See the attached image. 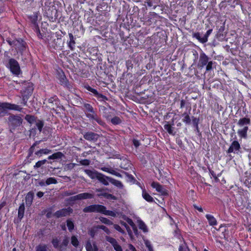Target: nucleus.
I'll return each mask as SVG.
<instances>
[{"instance_id":"f257e3e1","label":"nucleus","mask_w":251,"mask_h":251,"mask_svg":"<svg viewBox=\"0 0 251 251\" xmlns=\"http://www.w3.org/2000/svg\"><path fill=\"white\" fill-rule=\"evenodd\" d=\"M83 212L84 213H99L113 217H116L118 215L117 212L108 210L105 206L99 204H92L86 206L83 209Z\"/></svg>"},{"instance_id":"f03ea898","label":"nucleus","mask_w":251,"mask_h":251,"mask_svg":"<svg viewBox=\"0 0 251 251\" xmlns=\"http://www.w3.org/2000/svg\"><path fill=\"white\" fill-rule=\"evenodd\" d=\"M23 115L13 114H9L6 120V124L10 132L13 133L16 130L21 129L23 127Z\"/></svg>"},{"instance_id":"7ed1b4c3","label":"nucleus","mask_w":251,"mask_h":251,"mask_svg":"<svg viewBox=\"0 0 251 251\" xmlns=\"http://www.w3.org/2000/svg\"><path fill=\"white\" fill-rule=\"evenodd\" d=\"M81 108L83 110L86 117L93 124H94V121L100 126H104L105 125V123L98 116L94 108L90 104L84 102Z\"/></svg>"},{"instance_id":"20e7f679","label":"nucleus","mask_w":251,"mask_h":251,"mask_svg":"<svg viewBox=\"0 0 251 251\" xmlns=\"http://www.w3.org/2000/svg\"><path fill=\"white\" fill-rule=\"evenodd\" d=\"M250 119L246 117L241 118L238 121L237 125L240 127H243V128L239 129L237 131L239 136L241 138H247V131L249 129L248 126L250 125Z\"/></svg>"},{"instance_id":"39448f33","label":"nucleus","mask_w":251,"mask_h":251,"mask_svg":"<svg viewBox=\"0 0 251 251\" xmlns=\"http://www.w3.org/2000/svg\"><path fill=\"white\" fill-rule=\"evenodd\" d=\"M7 110H14L21 111L22 108L19 105L8 102H0V117L4 116L7 113Z\"/></svg>"},{"instance_id":"423d86ee","label":"nucleus","mask_w":251,"mask_h":251,"mask_svg":"<svg viewBox=\"0 0 251 251\" xmlns=\"http://www.w3.org/2000/svg\"><path fill=\"white\" fill-rule=\"evenodd\" d=\"M6 67L8 68L11 72L14 75H18L22 73L18 62L14 58L8 59L6 64Z\"/></svg>"},{"instance_id":"0eeeda50","label":"nucleus","mask_w":251,"mask_h":251,"mask_svg":"<svg viewBox=\"0 0 251 251\" xmlns=\"http://www.w3.org/2000/svg\"><path fill=\"white\" fill-rule=\"evenodd\" d=\"M212 29H209L203 37L201 36L200 32H193L192 37L197 39L201 43L205 44L208 41V38L212 32Z\"/></svg>"},{"instance_id":"6e6552de","label":"nucleus","mask_w":251,"mask_h":251,"mask_svg":"<svg viewBox=\"0 0 251 251\" xmlns=\"http://www.w3.org/2000/svg\"><path fill=\"white\" fill-rule=\"evenodd\" d=\"M94 198V194L90 193H82L70 198L71 201L83 200L87 199H92Z\"/></svg>"},{"instance_id":"1a4fd4ad","label":"nucleus","mask_w":251,"mask_h":251,"mask_svg":"<svg viewBox=\"0 0 251 251\" xmlns=\"http://www.w3.org/2000/svg\"><path fill=\"white\" fill-rule=\"evenodd\" d=\"M33 91V84L31 82H24V88L21 91L22 96H25L29 98Z\"/></svg>"},{"instance_id":"9d476101","label":"nucleus","mask_w":251,"mask_h":251,"mask_svg":"<svg viewBox=\"0 0 251 251\" xmlns=\"http://www.w3.org/2000/svg\"><path fill=\"white\" fill-rule=\"evenodd\" d=\"M81 133L83 135V138L90 142H96L100 137L99 134L92 131L83 132Z\"/></svg>"},{"instance_id":"9b49d317","label":"nucleus","mask_w":251,"mask_h":251,"mask_svg":"<svg viewBox=\"0 0 251 251\" xmlns=\"http://www.w3.org/2000/svg\"><path fill=\"white\" fill-rule=\"evenodd\" d=\"M27 45L26 42L21 38L15 39L14 46L15 49L18 50L21 54L25 50Z\"/></svg>"},{"instance_id":"f8f14e48","label":"nucleus","mask_w":251,"mask_h":251,"mask_svg":"<svg viewBox=\"0 0 251 251\" xmlns=\"http://www.w3.org/2000/svg\"><path fill=\"white\" fill-rule=\"evenodd\" d=\"M73 211L74 210L73 208H72L71 207H68L67 208H62L56 211L53 214V216L57 218L62 217H66L73 213Z\"/></svg>"},{"instance_id":"ddd939ff","label":"nucleus","mask_w":251,"mask_h":251,"mask_svg":"<svg viewBox=\"0 0 251 251\" xmlns=\"http://www.w3.org/2000/svg\"><path fill=\"white\" fill-rule=\"evenodd\" d=\"M45 15L50 21L54 22L57 17V10L54 6L50 7L45 10Z\"/></svg>"},{"instance_id":"4468645a","label":"nucleus","mask_w":251,"mask_h":251,"mask_svg":"<svg viewBox=\"0 0 251 251\" xmlns=\"http://www.w3.org/2000/svg\"><path fill=\"white\" fill-rule=\"evenodd\" d=\"M227 152L228 153L234 152V153H236L237 154H240L241 153V148L239 142L237 141H234L231 143Z\"/></svg>"},{"instance_id":"2eb2a0df","label":"nucleus","mask_w":251,"mask_h":251,"mask_svg":"<svg viewBox=\"0 0 251 251\" xmlns=\"http://www.w3.org/2000/svg\"><path fill=\"white\" fill-rule=\"evenodd\" d=\"M57 75V77L59 80L60 83L62 85H63L69 89H70L72 87L68 79H67L64 73L62 70L60 72H58Z\"/></svg>"},{"instance_id":"dca6fc26","label":"nucleus","mask_w":251,"mask_h":251,"mask_svg":"<svg viewBox=\"0 0 251 251\" xmlns=\"http://www.w3.org/2000/svg\"><path fill=\"white\" fill-rule=\"evenodd\" d=\"M151 186L155 188L156 190L161 193L162 195L167 196L168 195V191L164 188V187L160 185L158 182L153 181L151 184Z\"/></svg>"},{"instance_id":"f3484780","label":"nucleus","mask_w":251,"mask_h":251,"mask_svg":"<svg viewBox=\"0 0 251 251\" xmlns=\"http://www.w3.org/2000/svg\"><path fill=\"white\" fill-rule=\"evenodd\" d=\"M210 60L209 57L204 52L200 53L199 63L198 66L199 68H203L206 66L208 62Z\"/></svg>"},{"instance_id":"a211bd4d","label":"nucleus","mask_w":251,"mask_h":251,"mask_svg":"<svg viewBox=\"0 0 251 251\" xmlns=\"http://www.w3.org/2000/svg\"><path fill=\"white\" fill-rule=\"evenodd\" d=\"M105 239L112 245L116 251H123L122 247L118 244V242L115 238L110 236H106L105 237Z\"/></svg>"},{"instance_id":"6ab92c4d","label":"nucleus","mask_w":251,"mask_h":251,"mask_svg":"<svg viewBox=\"0 0 251 251\" xmlns=\"http://www.w3.org/2000/svg\"><path fill=\"white\" fill-rule=\"evenodd\" d=\"M111 177L105 176L102 173H99L96 179L102 184L107 186L109 185V182H110V179Z\"/></svg>"},{"instance_id":"aec40b11","label":"nucleus","mask_w":251,"mask_h":251,"mask_svg":"<svg viewBox=\"0 0 251 251\" xmlns=\"http://www.w3.org/2000/svg\"><path fill=\"white\" fill-rule=\"evenodd\" d=\"M222 25L218 28V32L216 35V37L219 40H223L225 38L226 33L225 32V23H221Z\"/></svg>"},{"instance_id":"412c9836","label":"nucleus","mask_w":251,"mask_h":251,"mask_svg":"<svg viewBox=\"0 0 251 251\" xmlns=\"http://www.w3.org/2000/svg\"><path fill=\"white\" fill-rule=\"evenodd\" d=\"M165 123V124L164 125V129L169 134L175 136L176 133V131H175V127L170 125L169 122L166 121Z\"/></svg>"},{"instance_id":"4be33fe9","label":"nucleus","mask_w":251,"mask_h":251,"mask_svg":"<svg viewBox=\"0 0 251 251\" xmlns=\"http://www.w3.org/2000/svg\"><path fill=\"white\" fill-rule=\"evenodd\" d=\"M69 36L70 38V41L68 42V45L69 48L71 50H73L75 49V38L72 33H69Z\"/></svg>"},{"instance_id":"5701e85b","label":"nucleus","mask_w":251,"mask_h":251,"mask_svg":"<svg viewBox=\"0 0 251 251\" xmlns=\"http://www.w3.org/2000/svg\"><path fill=\"white\" fill-rule=\"evenodd\" d=\"M34 198V193L32 191L29 192L25 197V202L27 206H30L32 203Z\"/></svg>"},{"instance_id":"b1692460","label":"nucleus","mask_w":251,"mask_h":251,"mask_svg":"<svg viewBox=\"0 0 251 251\" xmlns=\"http://www.w3.org/2000/svg\"><path fill=\"white\" fill-rule=\"evenodd\" d=\"M84 172L91 179H96L99 173L97 171H92L88 169L84 170Z\"/></svg>"},{"instance_id":"393cba45","label":"nucleus","mask_w":251,"mask_h":251,"mask_svg":"<svg viewBox=\"0 0 251 251\" xmlns=\"http://www.w3.org/2000/svg\"><path fill=\"white\" fill-rule=\"evenodd\" d=\"M64 156V154L62 152L58 151V152L54 153L52 155L48 156V159L49 160L59 159H61Z\"/></svg>"},{"instance_id":"a878e982","label":"nucleus","mask_w":251,"mask_h":251,"mask_svg":"<svg viewBox=\"0 0 251 251\" xmlns=\"http://www.w3.org/2000/svg\"><path fill=\"white\" fill-rule=\"evenodd\" d=\"M51 152V151L48 149H42L37 151L35 154L38 157H40L43 154H48Z\"/></svg>"},{"instance_id":"bb28decb","label":"nucleus","mask_w":251,"mask_h":251,"mask_svg":"<svg viewBox=\"0 0 251 251\" xmlns=\"http://www.w3.org/2000/svg\"><path fill=\"white\" fill-rule=\"evenodd\" d=\"M142 197L148 202H152L154 201L153 198L146 192L145 189H144L142 191Z\"/></svg>"},{"instance_id":"cd10ccee","label":"nucleus","mask_w":251,"mask_h":251,"mask_svg":"<svg viewBox=\"0 0 251 251\" xmlns=\"http://www.w3.org/2000/svg\"><path fill=\"white\" fill-rule=\"evenodd\" d=\"M181 116L183 117L182 120V122L186 125H190L191 124V119L188 113L184 112L181 115Z\"/></svg>"},{"instance_id":"c85d7f7f","label":"nucleus","mask_w":251,"mask_h":251,"mask_svg":"<svg viewBox=\"0 0 251 251\" xmlns=\"http://www.w3.org/2000/svg\"><path fill=\"white\" fill-rule=\"evenodd\" d=\"M97 196L98 197H103L106 198L107 199H110V200H117V198L115 196H114L111 194H109V193H105V192H104L102 194H97Z\"/></svg>"},{"instance_id":"c756f323","label":"nucleus","mask_w":251,"mask_h":251,"mask_svg":"<svg viewBox=\"0 0 251 251\" xmlns=\"http://www.w3.org/2000/svg\"><path fill=\"white\" fill-rule=\"evenodd\" d=\"M74 102L75 103V104H74L75 105L80 107H82V105L84 102L82 99L78 96H76L75 98H74Z\"/></svg>"},{"instance_id":"7c9ffc66","label":"nucleus","mask_w":251,"mask_h":251,"mask_svg":"<svg viewBox=\"0 0 251 251\" xmlns=\"http://www.w3.org/2000/svg\"><path fill=\"white\" fill-rule=\"evenodd\" d=\"M24 212H25V204H24V202H23L22 204H20V205L19 207V209H18V218L20 220H21L23 218L24 215Z\"/></svg>"},{"instance_id":"2f4dec72","label":"nucleus","mask_w":251,"mask_h":251,"mask_svg":"<svg viewBox=\"0 0 251 251\" xmlns=\"http://www.w3.org/2000/svg\"><path fill=\"white\" fill-rule=\"evenodd\" d=\"M59 241L57 238H53L51 241V243L53 245V247L55 249H58L59 251H63V249H62V246L59 245Z\"/></svg>"},{"instance_id":"473e14b6","label":"nucleus","mask_w":251,"mask_h":251,"mask_svg":"<svg viewBox=\"0 0 251 251\" xmlns=\"http://www.w3.org/2000/svg\"><path fill=\"white\" fill-rule=\"evenodd\" d=\"M205 216L210 226H215L217 225V221L212 215L207 214Z\"/></svg>"},{"instance_id":"72a5a7b5","label":"nucleus","mask_w":251,"mask_h":251,"mask_svg":"<svg viewBox=\"0 0 251 251\" xmlns=\"http://www.w3.org/2000/svg\"><path fill=\"white\" fill-rule=\"evenodd\" d=\"M110 179V182L111 183L114 185L116 186L119 188L122 189L124 187V185H123L122 183L119 180H116L112 177H111Z\"/></svg>"},{"instance_id":"f704fd0d","label":"nucleus","mask_w":251,"mask_h":251,"mask_svg":"<svg viewBox=\"0 0 251 251\" xmlns=\"http://www.w3.org/2000/svg\"><path fill=\"white\" fill-rule=\"evenodd\" d=\"M36 118L32 115H26L25 117V119L29 124H33L36 121Z\"/></svg>"},{"instance_id":"c9c22d12","label":"nucleus","mask_w":251,"mask_h":251,"mask_svg":"<svg viewBox=\"0 0 251 251\" xmlns=\"http://www.w3.org/2000/svg\"><path fill=\"white\" fill-rule=\"evenodd\" d=\"M62 35H60V37H57L56 39L54 40V48L55 50H61L62 49V46H61L59 43L61 40Z\"/></svg>"},{"instance_id":"e433bc0d","label":"nucleus","mask_w":251,"mask_h":251,"mask_svg":"<svg viewBox=\"0 0 251 251\" xmlns=\"http://www.w3.org/2000/svg\"><path fill=\"white\" fill-rule=\"evenodd\" d=\"M41 141H36L29 149L28 150V156H30L34 151V149L36 146L39 145L41 143Z\"/></svg>"},{"instance_id":"4c0bfd02","label":"nucleus","mask_w":251,"mask_h":251,"mask_svg":"<svg viewBox=\"0 0 251 251\" xmlns=\"http://www.w3.org/2000/svg\"><path fill=\"white\" fill-rule=\"evenodd\" d=\"M35 251H48V246L46 244H39L35 247Z\"/></svg>"},{"instance_id":"58836bf2","label":"nucleus","mask_w":251,"mask_h":251,"mask_svg":"<svg viewBox=\"0 0 251 251\" xmlns=\"http://www.w3.org/2000/svg\"><path fill=\"white\" fill-rule=\"evenodd\" d=\"M138 226L140 229H142L144 232H147L148 229L146 224L142 221H138Z\"/></svg>"},{"instance_id":"ea45409f","label":"nucleus","mask_w":251,"mask_h":251,"mask_svg":"<svg viewBox=\"0 0 251 251\" xmlns=\"http://www.w3.org/2000/svg\"><path fill=\"white\" fill-rule=\"evenodd\" d=\"M36 126L38 128V129L39 130L40 132H41V131L43 129V127L44 126V122L42 120H38L37 121H36Z\"/></svg>"},{"instance_id":"a19ab883","label":"nucleus","mask_w":251,"mask_h":251,"mask_svg":"<svg viewBox=\"0 0 251 251\" xmlns=\"http://www.w3.org/2000/svg\"><path fill=\"white\" fill-rule=\"evenodd\" d=\"M100 220L103 224L107 225H113V222L110 220L106 218L100 217L99 218Z\"/></svg>"},{"instance_id":"79ce46f5","label":"nucleus","mask_w":251,"mask_h":251,"mask_svg":"<svg viewBox=\"0 0 251 251\" xmlns=\"http://www.w3.org/2000/svg\"><path fill=\"white\" fill-rule=\"evenodd\" d=\"M47 160L44 159L42 160L38 161L35 164V165L33 166L34 169H37L40 167H41L42 166L44 165L46 163H47Z\"/></svg>"},{"instance_id":"37998d69","label":"nucleus","mask_w":251,"mask_h":251,"mask_svg":"<svg viewBox=\"0 0 251 251\" xmlns=\"http://www.w3.org/2000/svg\"><path fill=\"white\" fill-rule=\"evenodd\" d=\"M111 122L113 125H117L121 124L122 123V120L119 117L115 116L111 119Z\"/></svg>"},{"instance_id":"c03bdc74","label":"nucleus","mask_w":251,"mask_h":251,"mask_svg":"<svg viewBox=\"0 0 251 251\" xmlns=\"http://www.w3.org/2000/svg\"><path fill=\"white\" fill-rule=\"evenodd\" d=\"M96 98L97 99V100H98L100 101H103L105 102L106 100H108V98L105 96H104L100 93L97 95V96L96 97Z\"/></svg>"},{"instance_id":"a18cd8bd","label":"nucleus","mask_w":251,"mask_h":251,"mask_svg":"<svg viewBox=\"0 0 251 251\" xmlns=\"http://www.w3.org/2000/svg\"><path fill=\"white\" fill-rule=\"evenodd\" d=\"M57 183V180L54 177H49L47 179L46 181V184L49 185L51 184H56Z\"/></svg>"},{"instance_id":"49530a36","label":"nucleus","mask_w":251,"mask_h":251,"mask_svg":"<svg viewBox=\"0 0 251 251\" xmlns=\"http://www.w3.org/2000/svg\"><path fill=\"white\" fill-rule=\"evenodd\" d=\"M93 244H92L91 241L88 240L86 243V249L87 251H93Z\"/></svg>"},{"instance_id":"de8ad7c7","label":"nucleus","mask_w":251,"mask_h":251,"mask_svg":"<svg viewBox=\"0 0 251 251\" xmlns=\"http://www.w3.org/2000/svg\"><path fill=\"white\" fill-rule=\"evenodd\" d=\"M66 222L69 230L72 231L74 229V223L70 219H68Z\"/></svg>"},{"instance_id":"09e8293b","label":"nucleus","mask_w":251,"mask_h":251,"mask_svg":"<svg viewBox=\"0 0 251 251\" xmlns=\"http://www.w3.org/2000/svg\"><path fill=\"white\" fill-rule=\"evenodd\" d=\"M71 243L75 247H77L78 245L79 242L77 238L75 236H72L71 237Z\"/></svg>"},{"instance_id":"8fccbe9b","label":"nucleus","mask_w":251,"mask_h":251,"mask_svg":"<svg viewBox=\"0 0 251 251\" xmlns=\"http://www.w3.org/2000/svg\"><path fill=\"white\" fill-rule=\"evenodd\" d=\"M214 63H215V62H213L212 61L209 60L206 65V71L207 72L211 71L213 69L212 66Z\"/></svg>"},{"instance_id":"3c124183","label":"nucleus","mask_w":251,"mask_h":251,"mask_svg":"<svg viewBox=\"0 0 251 251\" xmlns=\"http://www.w3.org/2000/svg\"><path fill=\"white\" fill-rule=\"evenodd\" d=\"M76 164L75 163H69L67 164L65 166V170H72L76 165Z\"/></svg>"},{"instance_id":"603ef678","label":"nucleus","mask_w":251,"mask_h":251,"mask_svg":"<svg viewBox=\"0 0 251 251\" xmlns=\"http://www.w3.org/2000/svg\"><path fill=\"white\" fill-rule=\"evenodd\" d=\"M192 124H193V126L199 125V123H200V118L192 116Z\"/></svg>"},{"instance_id":"864d4df0","label":"nucleus","mask_w":251,"mask_h":251,"mask_svg":"<svg viewBox=\"0 0 251 251\" xmlns=\"http://www.w3.org/2000/svg\"><path fill=\"white\" fill-rule=\"evenodd\" d=\"M87 90L91 92V93H92L93 94H94V96L96 97V96H97V95L99 94V92L98 91L95 89H94L92 87H91L90 86H88V88H87Z\"/></svg>"},{"instance_id":"5fc2aeb1","label":"nucleus","mask_w":251,"mask_h":251,"mask_svg":"<svg viewBox=\"0 0 251 251\" xmlns=\"http://www.w3.org/2000/svg\"><path fill=\"white\" fill-rule=\"evenodd\" d=\"M179 251H189V249L185 244H182L179 247Z\"/></svg>"},{"instance_id":"6e6d98bb","label":"nucleus","mask_w":251,"mask_h":251,"mask_svg":"<svg viewBox=\"0 0 251 251\" xmlns=\"http://www.w3.org/2000/svg\"><path fill=\"white\" fill-rule=\"evenodd\" d=\"M81 165L84 166H88L90 163V161L88 159H83L79 161Z\"/></svg>"},{"instance_id":"4d7b16f0","label":"nucleus","mask_w":251,"mask_h":251,"mask_svg":"<svg viewBox=\"0 0 251 251\" xmlns=\"http://www.w3.org/2000/svg\"><path fill=\"white\" fill-rule=\"evenodd\" d=\"M69 242V239L67 237L65 238L63 240L61 244L60 245V246H62V249L63 250V246H64L65 247H66L68 246Z\"/></svg>"},{"instance_id":"13d9d810","label":"nucleus","mask_w":251,"mask_h":251,"mask_svg":"<svg viewBox=\"0 0 251 251\" xmlns=\"http://www.w3.org/2000/svg\"><path fill=\"white\" fill-rule=\"evenodd\" d=\"M124 174L126 175V177L128 178L129 181H132L133 180H134V177L132 175L129 174L128 173L123 171L122 172Z\"/></svg>"},{"instance_id":"bf43d9fd","label":"nucleus","mask_w":251,"mask_h":251,"mask_svg":"<svg viewBox=\"0 0 251 251\" xmlns=\"http://www.w3.org/2000/svg\"><path fill=\"white\" fill-rule=\"evenodd\" d=\"M102 110L104 111V112H103V113H104L103 116L105 118H106V119H108L109 118V115L108 114V113H109L108 109L107 108H106V107H103Z\"/></svg>"},{"instance_id":"052dcab7","label":"nucleus","mask_w":251,"mask_h":251,"mask_svg":"<svg viewBox=\"0 0 251 251\" xmlns=\"http://www.w3.org/2000/svg\"><path fill=\"white\" fill-rule=\"evenodd\" d=\"M114 228L122 233H125V231L120 226L117 224L114 225Z\"/></svg>"},{"instance_id":"680f3d73","label":"nucleus","mask_w":251,"mask_h":251,"mask_svg":"<svg viewBox=\"0 0 251 251\" xmlns=\"http://www.w3.org/2000/svg\"><path fill=\"white\" fill-rule=\"evenodd\" d=\"M145 243L149 251H153V250L151 246V242L149 241H148V240L146 241Z\"/></svg>"},{"instance_id":"e2e57ef3","label":"nucleus","mask_w":251,"mask_h":251,"mask_svg":"<svg viewBox=\"0 0 251 251\" xmlns=\"http://www.w3.org/2000/svg\"><path fill=\"white\" fill-rule=\"evenodd\" d=\"M126 66L127 70H129L130 69H132L133 67V64L132 63L131 60H128L126 61Z\"/></svg>"},{"instance_id":"0e129e2a","label":"nucleus","mask_w":251,"mask_h":251,"mask_svg":"<svg viewBox=\"0 0 251 251\" xmlns=\"http://www.w3.org/2000/svg\"><path fill=\"white\" fill-rule=\"evenodd\" d=\"M250 178L249 179H246L245 181V184L248 187H251V174L249 176Z\"/></svg>"},{"instance_id":"69168bd1","label":"nucleus","mask_w":251,"mask_h":251,"mask_svg":"<svg viewBox=\"0 0 251 251\" xmlns=\"http://www.w3.org/2000/svg\"><path fill=\"white\" fill-rule=\"evenodd\" d=\"M236 5H240L241 8L243 7L241 1L240 0H234L233 1L232 6L234 7Z\"/></svg>"},{"instance_id":"338daca9","label":"nucleus","mask_w":251,"mask_h":251,"mask_svg":"<svg viewBox=\"0 0 251 251\" xmlns=\"http://www.w3.org/2000/svg\"><path fill=\"white\" fill-rule=\"evenodd\" d=\"M99 228L102 229L104 230L107 234H109L110 233V231L109 229L105 226L101 225L99 226Z\"/></svg>"},{"instance_id":"774afa93","label":"nucleus","mask_w":251,"mask_h":251,"mask_svg":"<svg viewBox=\"0 0 251 251\" xmlns=\"http://www.w3.org/2000/svg\"><path fill=\"white\" fill-rule=\"evenodd\" d=\"M132 142L136 148H137L140 145L139 141L137 139H134L132 141Z\"/></svg>"}]
</instances>
